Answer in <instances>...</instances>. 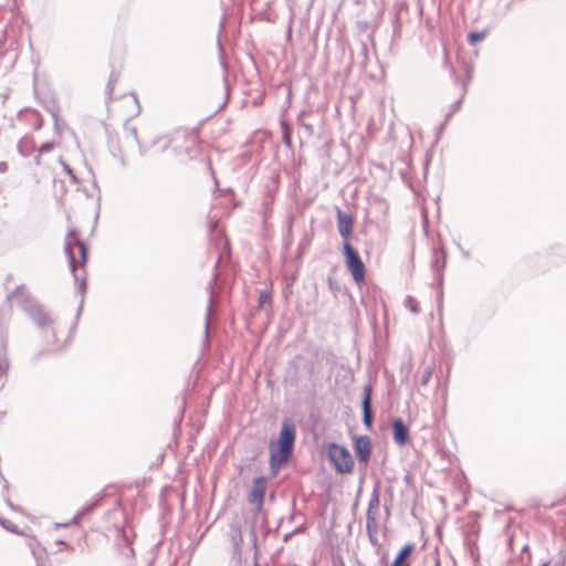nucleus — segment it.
I'll use <instances>...</instances> for the list:
<instances>
[{"instance_id": "nucleus-38", "label": "nucleus", "mask_w": 566, "mask_h": 566, "mask_svg": "<svg viewBox=\"0 0 566 566\" xmlns=\"http://www.w3.org/2000/svg\"><path fill=\"white\" fill-rule=\"evenodd\" d=\"M464 542H465V545L468 546V548L470 549V553L473 555L474 548H476L475 542L469 535L465 536Z\"/></svg>"}, {"instance_id": "nucleus-58", "label": "nucleus", "mask_w": 566, "mask_h": 566, "mask_svg": "<svg viewBox=\"0 0 566 566\" xmlns=\"http://www.w3.org/2000/svg\"><path fill=\"white\" fill-rule=\"evenodd\" d=\"M358 506V501L356 500L355 503L353 504V510H356Z\"/></svg>"}, {"instance_id": "nucleus-61", "label": "nucleus", "mask_w": 566, "mask_h": 566, "mask_svg": "<svg viewBox=\"0 0 566 566\" xmlns=\"http://www.w3.org/2000/svg\"><path fill=\"white\" fill-rule=\"evenodd\" d=\"M294 515H295V513L293 512L291 517H290L291 521L294 520Z\"/></svg>"}, {"instance_id": "nucleus-44", "label": "nucleus", "mask_w": 566, "mask_h": 566, "mask_svg": "<svg viewBox=\"0 0 566 566\" xmlns=\"http://www.w3.org/2000/svg\"><path fill=\"white\" fill-rule=\"evenodd\" d=\"M2 496L4 497V501H6L7 505H8L11 510H13V511H17V510H18V507H17V506H15V505L10 501V499H9L8 496H6V495H4V493L2 494Z\"/></svg>"}, {"instance_id": "nucleus-39", "label": "nucleus", "mask_w": 566, "mask_h": 566, "mask_svg": "<svg viewBox=\"0 0 566 566\" xmlns=\"http://www.w3.org/2000/svg\"><path fill=\"white\" fill-rule=\"evenodd\" d=\"M566 564V554H562L558 558H553L552 566H565Z\"/></svg>"}, {"instance_id": "nucleus-25", "label": "nucleus", "mask_w": 566, "mask_h": 566, "mask_svg": "<svg viewBox=\"0 0 566 566\" xmlns=\"http://www.w3.org/2000/svg\"><path fill=\"white\" fill-rule=\"evenodd\" d=\"M366 532L378 533L377 515L366 514Z\"/></svg>"}, {"instance_id": "nucleus-30", "label": "nucleus", "mask_w": 566, "mask_h": 566, "mask_svg": "<svg viewBox=\"0 0 566 566\" xmlns=\"http://www.w3.org/2000/svg\"><path fill=\"white\" fill-rule=\"evenodd\" d=\"M0 525L4 530H7V531H9V532H11L13 534H18L19 533L18 526L15 524H13L12 522H10L9 520H6V518L0 520Z\"/></svg>"}, {"instance_id": "nucleus-55", "label": "nucleus", "mask_w": 566, "mask_h": 566, "mask_svg": "<svg viewBox=\"0 0 566 566\" xmlns=\"http://www.w3.org/2000/svg\"><path fill=\"white\" fill-rule=\"evenodd\" d=\"M303 531H304V526H298V527H296V528L293 531V533H294V534H298V533H302Z\"/></svg>"}, {"instance_id": "nucleus-34", "label": "nucleus", "mask_w": 566, "mask_h": 566, "mask_svg": "<svg viewBox=\"0 0 566 566\" xmlns=\"http://www.w3.org/2000/svg\"><path fill=\"white\" fill-rule=\"evenodd\" d=\"M282 139H283V143L289 148H292V133L289 129H283Z\"/></svg>"}, {"instance_id": "nucleus-49", "label": "nucleus", "mask_w": 566, "mask_h": 566, "mask_svg": "<svg viewBox=\"0 0 566 566\" xmlns=\"http://www.w3.org/2000/svg\"><path fill=\"white\" fill-rule=\"evenodd\" d=\"M64 169H65V171H66L69 175H71L73 178H75V176L73 175V171H72V169L70 168V166L64 165Z\"/></svg>"}, {"instance_id": "nucleus-54", "label": "nucleus", "mask_w": 566, "mask_h": 566, "mask_svg": "<svg viewBox=\"0 0 566 566\" xmlns=\"http://www.w3.org/2000/svg\"><path fill=\"white\" fill-rule=\"evenodd\" d=\"M453 114H454V113L450 111V112L446 115L444 122H446V123H447V122H449V120H450V118L453 116Z\"/></svg>"}, {"instance_id": "nucleus-48", "label": "nucleus", "mask_w": 566, "mask_h": 566, "mask_svg": "<svg viewBox=\"0 0 566 566\" xmlns=\"http://www.w3.org/2000/svg\"><path fill=\"white\" fill-rule=\"evenodd\" d=\"M553 558L548 560H543L539 566H552Z\"/></svg>"}, {"instance_id": "nucleus-32", "label": "nucleus", "mask_w": 566, "mask_h": 566, "mask_svg": "<svg viewBox=\"0 0 566 566\" xmlns=\"http://www.w3.org/2000/svg\"><path fill=\"white\" fill-rule=\"evenodd\" d=\"M250 539H251L253 547L256 549L258 548V535H256L255 522L250 527Z\"/></svg>"}, {"instance_id": "nucleus-59", "label": "nucleus", "mask_w": 566, "mask_h": 566, "mask_svg": "<svg viewBox=\"0 0 566 566\" xmlns=\"http://www.w3.org/2000/svg\"><path fill=\"white\" fill-rule=\"evenodd\" d=\"M363 51H364V53L366 54V52H367V46H366V44H363Z\"/></svg>"}, {"instance_id": "nucleus-63", "label": "nucleus", "mask_w": 566, "mask_h": 566, "mask_svg": "<svg viewBox=\"0 0 566 566\" xmlns=\"http://www.w3.org/2000/svg\"><path fill=\"white\" fill-rule=\"evenodd\" d=\"M0 520H2V517H0Z\"/></svg>"}, {"instance_id": "nucleus-3", "label": "nucleus", "mask_w": 566, "mask_h": 566, "mask_svg": "<svg viewBox=\"0 0 566 566\" xmlns=\"http://www.w3.org/2000/svg\"><path fill=\"white\" fill-rule=\"evenodd\" d=\"M296 440V426L292 419H284L279 438L269 444L271 475L276 476L293 455Z\"/></svg>"}, {"instance_id": "nucleus-37", "label": "nucleus", "mask_w": 566, "mask_h": 566, "mask_svg": "<svg viewBox=\"0 0 566 566\" xmlns=\"http://www.w3.org/2000/svg\"><path fill=\"white\" fill-rule=\"evenodd\" d=\"M160 139H165L166 140L165 145L163 146V150H166L170 146V144L172 143V138L170 137V135H165V136H161V137H157L154 140L153 144L158 143Z\"/></svg>"}, {"instance_id": "nucleus-56", "label": "nucleus", "mask_w": 566, "mask_h": 566, "mask_svg": "<svg viewBox=\"0 0 566 566\" xmlns=\"http://www.w3.org/2000/svg\"><path fill=\"white\" fill-rule=\"evenodd\" d=\"M1 478H2V479H3V481H4L3 491H4V492H8L9 483H8V481H7L2 475H1Z\"/></svg>"}, {"instance_id": "nucleus-17", "label": "nucleus", "mask_w": 566, "mask_h": 566, "mask_svg": "<svg viewBox=\"0 0 566 566\" xmlns=\"http://www.w3.org/2000/svg\"><path fill=\"white\" fill-rule=\"evenodd\" d=\"M34 140L30 135L23 136L17 145V150L22 157H29L34 151Z\"/></svg>"}, {"instance_id": "nucleus-41", "label": "nucleus", "mask_w": 566, "mask_h": 566, "mask_svg": "<svg viewBox=\"0 0 566 566\" xmlns=\"http://www.w3.org/2000/svg\"><path fill=\"white\" fill-rule=\"evenodd\" d=\"M462 104V97H460L458 101H455L452 105H451V112L455 113L459 111L460 106Z\"/></svg>"}, {"instance_id": "nucleus-7", "label": "nucleus", "mask_w": 566, "mask_h": 566, "mask_svg": "<svg viewBox=\"0 0 566 566\" xmlns=\"http://www.w3.org/2000/svg\"><path fill=\"white\" fill-rule=\"evenodd\" d=\"M373 385L371 382H367L363 389L361 396V412H363V424L368 431H373L374 429V420H375V410L373 406Z\"/></svg>"}, {"instance_id": "nucleus-5", "label": "nucleus", "mask_w": 566, "mask_h": 566, "mask_svg": "<svg viewBox=\"0 0 566 566\" xmlns=\"http://www.w3.org/2000/svg\"><path fill=\"white\" fill-rule=\"evenodd\" d=\"M342 254L345 260V265L348 272L352 274L353 280L357 284L363 283L366 277V265L350 241H343Z\"/></svg>"}, {"instance_id": "nucleus-4", "label": "nucleus", "mask_w": 566, "mask_h": 566, "mask_svg": "<svg viewBox=\"0 0 566 566\" xmlns=\"http://www.w3.org/2000/svg\"><path fill=\"white\" fill-rule=\"evenodd\" d=\"M327 458L336 473H352L355 467L354 458L346 446L331 442L327 444Z\"/></svg>"}, {"instance_id": "nucleus-31", "label": "nucleus", "mask_w": 566, "mask_h": 566, "mask_svg": "<svg viewBox=\"0 0 566 566\" xmlns=\"http://www.w3.org/2000/svg\"><path fill=\"white\" fill-rule=\"evenodd\" d=\"M54 147H55L54 142H45L36 150L40 154H44V153H50L51 150L54 149Z\"/></svg>"}, {"instance_id": "nucleus-53", "label": "nucleus", "mask_w": 566, "mask_h": 566, "mask_svg": "<svg viewBox=\"0 0 566 566\" xmlns=\"http://www.w3.org/2000/svg\"><path fill=\"white\" fill-rule=\"evenodd\" d=\"M306 244H308V242H306L305 240H303L300 245H298V252L301 253V249H304V247H306Z\"/></svg>"}, {"instance_id": "nucleus-57", "label": "nucleus", "mask_w": 566, "mask_h": 566, "mask_svg": "<svg viewBox=\"0 0 566 566\" xmlns=\"http://www.w3.org/2000/svg\"><path fill=\"white\" fill-rule=\"evenodd\" d=\"M56 543L60 544V545H65V546L69 547V545L64 541H62V539L57 541Z\"/></svg>"}, {"instance_id": "nucleus-51", "label": "nucleus", "mask_w": 566, "mask_h": 566, "mask_svg": "<svg viewBox=\"0 0 566 566\" xmlns=\"http://www.w3.org/2000/svg\"><path fill=\"white\" fill-rule=\"evenodd\" d=\"M41 155L40 153H38V155L34 157V161L36 165H41Z\"/></svg>"}, {"instance_id": "nucleus-16", "label": "nucleus", "mask_w": 566, "mask_h": 566, "mask_svg": "<svg viewBox=\"0 0 566 566\" xmlns=\"http://www.w3.org/2000/svg\"><path fill=\"white\" fill-rule=\"evenodd\" d=\"M416 548V544L409 542L405 544L395 556L389 566H410V557Z\"/></svg>"}, {"instance_id": "nucleus-60", "label": "nucleus", "mask_w": 566, "mask_h": 566, "mask_svg": "<svg viewBox=\"0 0 566 566\" xmlns=\"http://www.w3.org/2000/svg\"><path fill=\"white\" fill-rule=\"evenodd\" d=\"M75 328H76V322H75V323H74V325L72 326V328H71V333H72L73 331H75Z\"/></svg>"}, {"instance_id": "nucleus-46", "label": "nucleus", "mask_w": 566, "mask_h": 566, "mask_svg": "<svg viewBox=\"0 0 566 566\" xmlns=\"http://www.w3.org/2000/svg\"><path fill=\"white\" fill-rule=\"evenodd\" d=\"M333 566H346L342 558L338 560H333Z\"/></svg>"}, {"instance_id": "nucleus-27", "label": "nucleus", "mask_w": 566, "mask_h": 566, "mask_svg": "<svg viewBox=\"0 0 566 566\" xmlns=\"http://www.w3.org/2000/svg\"><path fill=\"white\" fill-rule=\"evenodd\" d=\"M432 373H433V365H430V366H427L423 371H422V375H421V378H420V385L421 386H427L432 377Z\"/></svg>"}, {"instance_id": "nucleus-18", "label": "nucleus", "mask_w": 566, "mask_h": 566, "mask_svg": "<svg viewBox=\"0 0 566 566\" xmlns=\"http://www.w3.org/2000/svg\"><path fill=\"white\" fill-rule=\"evenodd\" d=\"M28 546L35 559L36 566H42V560L46 555V551L41 546L36 538H29Z\"/></svg>"}, {"instance_id": "nucleus-8", "label": "nucleus", "mask_w": 566, "mask_h": 566, "mask_svg": "<svg viewBox=\"0 0 566 566\" xmlns=\"http://www.w3.org/2000/svg\"><path fill=\"white\" fill-rule=\"evenodd\" d=\"M219 265H220V258L217 259L216 263H214V270H216V273L213 274V277L212 280L209 282L208 284V292H209V301H208V305H207V308H206V315H205V335H203V345L205 347H208L209 346V343H210V325H211V315H212V307H213V302H214V284L218 280V269H219Z\"/></svg>"}, {"instance_id": "nucleus-47", "label": "nucleus", "mask_w": 566, "mask_h": 566, "mask_svg": "<svg viewBox=\"0 0 566 566\" xmlns=\"http://www.w3.org/2000/svg\"><path fill=\"white\" fill-rule=\"evenodd\" d=\"M125 549H126V551H127V553H129V554H133V553H134V549H133V547L130 546V544H129L128 542H126Z\"/></svg>"}, {"instance_id": "nucleus-35", "label": "nucleus", "mask_w": 566, "mask_h": 566, "mask_svg": "<svg viewBox=\"0 0 566 566\" xmlns=\"http://www.w3.org/2000/svg\"><path fill=\"white\" fill-rule=\"evenodd\" d=\"M566 247L557 244L551 248V254L565 256Z\"/></svg>"}, {"instance_id": "nucleus-10", "label": "nucleus", "mask_w": 566, "mask_h": 566, "mask_svg": "<svg viewBox=\"0 0 566 566\" xmlns=\"http://www.w3.org/2000/svg\"><path fill=\"white\" fill-rule=\"evenodd\" d=\"M337 230L343 241H349L353 235L355 218L352 213L343 211L336 207Z\"/></svg>"}, {"instance_id": "nucleus-36", "label": "nucleus", "mask_w": 566, "mask_h": 566, "mask_svg": "<svg viewBox=\"0 0 566 566\" xmlns=\"http://www.w3.org/2000/svg\"><path fill=\"white\" fill-rule=\"evenodd\" d=\"M524 554H527V556H526V565H528L532 562V555H531V552H530V546L527 544H525L522 547V556H521V560L522 562L524 560Z\"/></svg>"}, {"instance_id": "nucleus-11", "label": "nucleus", "mask_w": 566, "mask_h": 566, "mask_svg": "<svg viewBox=\"0 0 566 566\" xmlns=\"http://www.w3.org/2000/svg\"><path fill=\"white\" fill-rule=\"evenodd\" d=\"M391 429L395 443L405 447L410 442L409 428L401 418H394Z\"/></svg>"}, {"instance_id": "nucleus-20", "label": "nucleus", "mask_w": 566, "mask_h": 566, "mask_svg": "<svg viewBox=\"0 0 566 566\" xmlns=\"http://www.w3.org/2000/svg\"><path fill=\"white\" fill-rule=\"evenodd\" d=\"M310 115V113L307 112H301L298 117H297V122L301 126V129L303 130V136L306 137V138H310L313 136L314 134V127L312 124H307L304 122V117Z\"/></svg>"}, {"instance_id": "nucleus-40", "label": "nucleus", "mask_w": 566, "mask_h": 566, "mask_svg": "<svg viewBox=\"0 0 566 566\" xmlns=\"http://www.w3.org/2000/svg\"><path fill=\"white\" fill-rule=\"evenodd\" d=\"M249 503H250V504H255V505H256V507H255V514H254V515H255V517H256V516H258V514H259L260 512H262V510H263L264 501H254V502H249Z\"/></svg>"}, {"instance_id": "nucleus-9", "label": "nucleus", "mask_w": 566, "mask_h": 566, "mask_svg": "<svg viewBox=\"0 0 566 566\" xmlns=\"http://www.w3.org/2000/svg\"><path fill=\"white\" fill-rule=\"evenodd\" d=\"M353 449L358 464L367 467L373 454V442L366 434L353 436Z\"/></svg>"}, {"instance_id": "nucleus-45", "label": "nucleus", "mask_w": 566, "mask_h": 566, "mask_svg": "<svg viewBox=\"0 0 566 566\" xmlns=\"http://www.w3.org/2000/svg\"><path fill=\"white\" fill-rule=\"evenodd\" d=\"M8 170V164L6 161H0V174H3Z\"/></svg>"}, {"instance_id": "nucleus-26", "label": "nucleus", "mask_w": 566, "mask_h": 566, "mask_svg": "<svg viewBox=\"0 0 566 566\" xmlns=\"http://www.w3.org/2000/svg\"><path fill=\"white\" fill-rule=\"evenodd\" d=\"M271 205H272V198L266 197L262 201V216L263 221L265 222L268 218L271 216Z\"/></svg>"}, {"instance_id": "nucleus-22", "label": "nucleus", "mask_w": 566, "mask_h": 566, "mask_svg": "<svg viewBox=\"0 0 566 566\" xmlns=\"http://www.w3.org/2000/svg\"><path fill=\"white\" fill-rule=\"evenodd\" d=\"M118 80H119V73L112 71L108 82L106 84V90H105L107 101L113 99L114 87H115V84L118 82Z\"/></svg>"}, {"instance_id": "nucleus-21", "label": "nucleus", "mask_w": 566, "mask_h": 566, "mask_svg": "<svg viewBox=\"0 0 566 566\" xmlns=\"http://www.w3.org/2000/svg\"><path fill=\"white\" fill-rule=\"evenodd\" d=\"M49 111H50L51 116L54 122V132L57 136H61L63 126H65L66 124H65V122L61 120V118H60V115H59L60 109L57 106H55V107L49 108Z\"/></svg>"}, {"instance_id": "nucleus-12", "label": "nucleus", "mask_w": 566, "mask_h": 566, "mask_svg": "<svg viewBox=\"0 0 566 566\" xmlns=\"http://www.w3.org/2000/svg\"><path fill=\"white\" fill-rule=\"evenodd\" d=\"M268 486V479L264 475L255 476L248 493V502L264 501Z\"/></svg>"}, {"instance_id": "nucleus-15", "label": "nucleus", "mask_w": 566, "mask_h": 566, "mask_svg": "<svg viewBox=\"0 0 566 566\" xmlns=\"http://www.w3.org/2000/svg\"><path fill=\"white\" fill-rule=\"evenodd\" d=\"M18 117L30 123L33 130H40L44 124V120L39 111L33 108H24L19 111Z\"/></svg>"}, {"instance_id": "nucleus-33", "label": "nucleus", "mask_w": 566, "mask_h": 566, "mask_svg": "<svg viewBox=\"0 0 566 566\" xmlns=\"http://www.w3.org/2000/svg\"><path fill=\"white\" fill-rule=\"evenodd\" d=\"M377 534H378V533H371V532H370V533H367V535H368V539H369L370 544H371L375 548H377V551H379V549L381 548V544H380V543H379V541H378Z\"/></svg>"}, {"instance_id": "nucleus-23", "label": "nucleus", "mask_w": 566, "mask_h": 566, "mask_svg": "<svg viewBox=\"0 0 566 566\" xmlns=\"http://www.w3.org/2000/svg\"><path fill=\"white\" fill-rule=\"evenodd\" d=\"M488 33V29L481 31H472L468 34V43L470 45H475L479 42L483 41L486 38Z\"/></svg>"}, {"instance_id": "nucleus-43", "label": "nucleus", "mask_w": 566, "mask_h": 566, "mask_svg": "<svg viewBox=\"0 0 566 566\" xmlns=\"http://www.w3.org/2000/svg\"><path fill=\"white\" fill-rule=\"evenodd\" d=\"M328 285H329V289L333 290V291H338L339 290L337 282H335L331 277L328 279Z\"/></svg>"}, {"instance_id": "nucleus-2", "label": "nucleus", "mask_w": 566, "mask_h": 566, "mask_svg": "<svg viewBox=\"0 0 566 566\" xmlns=\"http://www.w3.org/2000/svg\"><path fill=\"white\" fill-rule=\"evenodd\" d=\"M64 251L67 258L70 270L74 276L75 282L78 284V291L83 296L86 291V270L83 268L82 273H80V266H84L87 262L88 247L85 242L80 240L75 229H71L69 231ZM82 308L83 300L77 307L76 321L81 315Z\"/></svg>"}, {"instance_id": "nucleus-62", "label": "nucleus", "mask_w": 566, "mask_h": 566, "mask_svg": "<svg viewBox=\"0 0 566 566\" xmlns=\"http://www.w3.org/2000/svg\"><path fill=\"white\" fill-rule=\"evenodd\" d=\"M253 566H260V565H259L258 563H254V565H253Z\"/></svg>"}, {"instance_id": "nucleus-13", "label": "nucleus", "mask_w": 566, "mask_h": 566, "mask_svg": "<svg viewBox=\"0 0 566 566\" xmlns=\"http://www.w3.org/2000/svg\"><path fill=\"white\" fill-rule=\"evenodd\" d=\"M224 29H226V21H224V19H222L220 21V24H219V34L221 32H223ZM218 48H219L220 54L222 55L223 46H222V43H221V40H220V35L218 36ZM221 64H222V67L224 70L223 83H224L226 97H224L223 103L217 108L214 114L219 113L220 111H222L226 107V105L228 104V101H229V96H230V85H229V80H228V75H227L228 66H227V63L224 62L222 56H221Z\"/></svg>"}, {"instance_id": "nucleus-24", "label": "nucleus", "mask_w": 566, "mask_h": 566, "mask_svg": "<svg viewBox=\"0 0 566 566\" xmlns=\"http://www.w3.org/2000/svg\"><path fill=\"white\" fill-rule=\"evenodd\" d=\"M126 133H127V137H130L134 142H136L138 144V147H139V153L142 156L145 155L146 153V148L145 146L140 143L139 138H138V133H137V128L136 127H128L126 129Z\"/></svg>"}, {"instance_id": "nucleus-28", "label": "nucleus", "mask_w": 566, "mask_h": 566, "mask_svg": "<svg viewBox=\"0 0 566 566\" xmlns=\"http://www.w3.org/2000/svg\"><path fill=\"white\" fill-rule=\"evenodd\" d=\"M405 305L415 314L419 313V311H420L418 302L411 295H408L405 298Z\"/></svg>"}, {"instance_id": "nucleus-29", "label": "nucleus", "mask_w": 566, "mask_h": 566, "mask_svg": "<svg viewBox=\"0 0 566 566\" xmlns=\"http://www.w3.org/2000/svg\"><path fill=\"white\" fill-rule=\"evenodd\" d=\"M271 302H272L271 293L266 290L261 291L259 294V300H258L259 306L262 307L265 304H271Z\"/></svg>"}, {"instance_id": "nucleus-50", "label": "nucleus", "mask_w": 566, "mask_h": 566, "mask_svg": "<svg viewBox=\"0 0 566 566\" xmlns=\"http://www.w3.org/2000/svg\"><path fill=\"white\" fill-rule=\"evenodd\" d=\"M459 248H460V250H461L462 255H463L465 259L470 258V253H469L468 251L463 250L461 245H459Z\"/></svg>"}, {"instance_id": "nucleus-52", "label": "nucleus", "mask_w": 566, "mask_h": 566, "mask_svg": "<svg viewBox=\"0 0 566 566\" xmlns=\"http://www.w3.org/2000/svg\"><path fill=\"white\" fill-rule=\"evenodd\" d=\"M293 535H294L293 532L285 534L283 537V541L286 543Z\"/></svg>"}, {"instance_id": "nucleus-14", "label": "nucleus", "mask_w": 566, "mask_h": 566, "mask_svg": "<svg viewBox=\"0 0 566 566\" xmlns=\"http://www.w3.org/2000/svg\"><path fill=\"white\" fill-rule=\"evenodd\" d=\"M103 500L104 495L97 494L91 502L86 503L81 510L77 511L70 523L56 524V527L69 526L70 524H78L82 517L91 514L94 510L101 506Z\"/></svg>"}, {"instance_id": "nucleus-6", "label": "nucleus", "mask_w": 566, "mask_h": 566, "mask_svg": "<svg viewBox=\"0 0 566 566\" xmlns=\"http://www.w3.org/2000/svg\"><path fill=\"white\" fill-rule=\"evenodd\" d=\"M447 264V251L443 247H436L432 249V259L430 262L433 272V281L431 286L438 290L437 301L439 310L442 307L443 302V271Z\"/></svg>"}, {"instance_id": "nucleus-42", "label": "nucleus", "mask_w": 566, "mask_h": 566, "mask_svg": "<svg viewBox=\"0 0 566 566\" xmlns=\"http://www.w3.org/2000/svg\"><path fill=\"white\" fill-rule=\"evenodd\" d=\"M232 539H233L234 546H235L237 548H239V547H240V545H241V543H242V541H243V539H242V535H241V534H239L238 536H233V537H232Z\"/></svg>"}, {"instance_id": "nucleus-1", "label": "nucleus", "mask_w": 566, "mask_h": 566, "mask_svg": "<svg viewBox=\"0 0 566 566\" xmlns=\"http://www.w3.org/2000/svg\"><path fill=\"white\" fill-rule=\"evenodd\" d=\"M8 300L13 301L20 310L30 318L40 332L44 344L53 345L57 340L55 331V318L31 293L25 285L21 284L8 295Z\"/></svg>"}, {"instance_id": "nucleus-19", "label": "nucleus", "mask_w": 566, "mask_h": 566, "mask_svg": "<svg viewBox=\"0 0 566 566\" xmlns=\"http://www.w3.org/2000/svg\"><path fill=\"white\" fill-rule=\"evenodd\" d=\"M379 506H380L379 489H378V486H375V489L373 490L369 503H368L367 514L378 515Z\"/></svg>"}]
</instances>
